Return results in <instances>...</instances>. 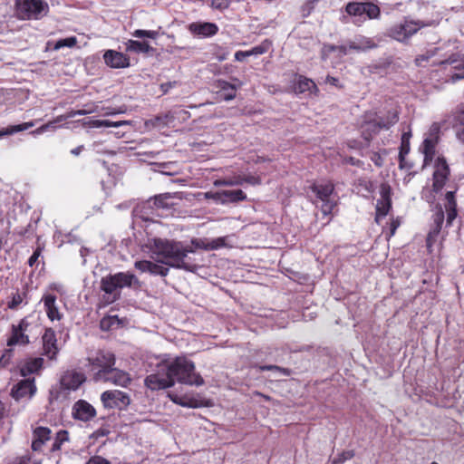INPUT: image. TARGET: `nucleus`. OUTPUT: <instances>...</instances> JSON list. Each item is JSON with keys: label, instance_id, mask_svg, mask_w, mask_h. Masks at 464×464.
<instances>
[{"label": "nucleus", "instance_id": "59", "mask_svg": "<svg viewBox=\"0 0 464 464\" xmlns=\"http://www.w3.org/2000/svg\"><path fill=\"white\" fill-rule=\"evenodd\" d=\"M29 325H30V324L27 321V318L25 317V318H23L17 325H14V327H16L18 330H21L24 333H25L28 330Z\"/></svg>", "mask_w": 464, "mask_h": 464}, {"label": "nucleus", "instance_id": "6", "mask_svg": "<svg viewBox=\"0 0 464 464\" xmlns=\"http://www.w3.org/2000/svg\"><path fill=\"white\" fill-rule=\"evenodd\" d=\"M87 367L94 373H102L115 365L116 358L112 352L108 350H98L89 353L86 358Z\"/></svg>", "mask_w": 464, "mask_h": 464}, {"label": "nucleus", "instance_id": "43", "mask_svg": "<svg viewBox=\"0 0 464 464\" xmlns=\"http://www.w3.org/2000/svg\"><path fill=\"white\" fill-rule=\"evenodd\" d=\"M132 36L137 38L147 37L150 39H156L159 36V33L157 31L137 29L132 33Z\"/></svg>", "mask_w": 464, "mask_h": 464}, {"label": "nucleus", "instance_id": "28", "mask_svg": "<svg viewBox=\"0 0 464 464\" xmlns=\"http://www.w3.org/2000/svg\"><path fill=\"white\" fill-rule=\"evenodd\" d=\"M444 210L440 205L436 207V211L433 215V224L428 235V239L436 237L441 231L444 223Z\"/></svg>", "mask_w": 464, "mask_h": 464}, {"label": "nucleus", "instance_id": "48", "mask_svg": "<svg viewBox=\"0 0 464 464\" xmlns=\"http://www.w3.org/2000/svg\"><path fill=\"white\" fill-rule=\"evenodd\" d=\"M211 250H216L221 247L226 246V237H217L209 241Z\"/></svg>", "mask_w": 464, "mask_h": 464}, {"label": "nucleus", "instance_id": "5", "mask_svg": "<svg viewBox=\"0 0 464 464\" xmlns=\"http://www.w3.org/2000/svg\"><path fill=\"white\" fill-rule=\"evenodd\" d=\"M426 25L422 21L405 20L403 23L390 27L387 35L398 42L406 44L413 34Z\"/></svg>", "mask_w": 464, "mask_h": 464}, {"label": "nucleus", "instance_id": "62", "mask_svg": "<svg viewBox=\"0 0 464 464\" xmlns=\"http://www.w3.org/2000/svg\"><path fill=\"white\" fill-rule=\"evenodd\" d=\"M12 350H7L5 354L0 358V367H5L9 361Z\"/></svg>", "mask_w": 464, "mask_h": 464}, {"label": "nucleus", "instance_id": "36", "mask_svg": "<svg viewBox=\"0 0 464 464\" xmlns=\"http://www.w3.org/2000/svg\"><path fill=\"white\" fill-rule=\"evenodd\" d=\"M453 127L457 138L462 142H464V110L457 113Z\"/></svg>", "mask_w": 464, "mask_h": 464}, {"label": "nucleus", "instance_id": "35", "mask_svg": "<svg viewBox=\"0 0 464 464\" xmlns=\"http://www.w3.org/2000/svg\"><path fill=\"white\" fill-rule=\"evenodd\" d=\"M34 125V121H28L22 124L11 125L0 130V138L7 135H13L16 132L27 130Z\"/></svg>", "mask_w": 464, "mask_h": 464}, {"label": "nucleus", "instance_id": "55", "mask_svg": "<svg viewBox=\"0 0 464 464\" xmlns=\"http://www.w3.org/2000/svg\"><path fill=\"white\" fill-rule=\"evenodd\" d=\"M241 179H242V183L246 182L251 185H259L261 183V180L258 177L252 176V175L246 176Z\"/></svg>", "mask_w": 464, "mask_h": 464}, {"label": "nucleus", "instance_id": "63", "mask_svg": "<svg viewBox=\"0 0 464 464\" xmlns=\"http://www.w3.org/2000/svg\"><path fill=\"white\" fill-rule=\"evenodd\" d=\"M12 350H7L5 354L0 358V367H5L9 361Z\"/></svg>", "mask_w": 464, "mask_h": 464}, {"label": "nucleus", "instance_id": "37", "mask_svg": "<svg viewBox=\"0 0 464 464\" xmlns=\"http://www.w3.org/2000/svg\"><path fill=\"white\" fill-rule=\"evenodd\" d=\"M129 124L127 121H111L109 120H93L90 122V127L102 128V127H120Z\"/></svg>", "mask_w": 464, "mask_h": 464}, {"label": "nucleus", "instance_id": "52", "mask_svg": "<svg viewBox=\"0 0 464 464\" xmlns=\"http://www.w3.org/2000/svg\"><path fill=\"white\" fill-rule=\"evenodd\" d=\"M23 302V298L20 294H15L11 302L8 304V308L16 309L18 305Z\"/></svg>", "mask_w": 464, "mask_h": 464}, {"label": "nucleus", "instance_id": "44", "mask_svg": "<svg viewBox=\"0 0 464 464\" xmlns=\"http://www.w3.org/2000/svg\"><path fill=\"white\" fill-rule=\"evenodd\" d=\"M354 185L359 191L363 190L365 192H371L372 190L371 181L364 178H360L356 179Z\"/></svg>", "mask_w": 464, "mask_h": 464}, {"label": "nucleus", "instance_id": "15", "mask_svg": "<svg viewBox=\"0 0 464 464\" xmlns=\"http://www.w3.org/2000/svg\"><path fill=\"white\" fill-rule=\"evenodd\" d=\"M178 193H163L150 198L143 204V208L169 209L175 206L172 199L177 198Z\"/></svg>", "mask_w": 464, "mask_h": 464}, {"label": "nucleus", "instance_id": "21", "mask_svg": "<svg viewBox=\"0 0 464 464\" xmlns=\"http://www.w3.org/2000/svg\"><path fill=\"white\" fill-rule=\"evenodd\" d=\"M134 266L140 272H148L155 276H166L169 272V266L156 261L140 260L135 262Z\"/></svg>", "mask_w": 464, "mask_h": 464}, {"label": "nucleus", "instance_id": "24", "mask_svg": "<svg viewBox=\"0 0 464 464\" xmlns=\"http://www.w3.org/2000/svg\"><path fill=\"white\" fill-rule=\"evenodd\" d=\"M445 200L444 208L447 213L446 227H450L458 215L455 191H448L445 195Z\"/></svg>", "mask_w": 464, "mask_h": 464}, {"label": "nucleus", "instance_id": "51", "mask_svg": "<svg viewBox=\"0 0 464 464\" xmlns=\"http://www.w3.org/2000/svg\"><path fill=\"white\" fill-rule=\"evenodd\" d=\"M205 198L213 199V200L222 204V191H217V192L208 191L205 193Z\"/></svg>", "mask_w": 464, "mask_h": 464}, {"label": "nucleus", "instance_id": "8", "mask_svg": "<svg viewBox=\"0 0 464 464\" xmlns=\"http://www.w3.org/2000/svg\"><path fill=\"white\" fill-rule=\"evenodd\" d=\"M165 368H167L166 363H160L156 372L145 378L144 383L147 388L151 391H159L174 386V381Z\"/></svg>", "mask_w": 464, "mask_h": 464}, {"label": "nucleus", "instance_id": "9", "mask_svg": "<svg viewBox=\"0 0 464 464\" xmlns=\"http://www.w3.org/2000/svg\"><path fill=\"white\" fill-rule=\"evenodd\" d=\"M345 12L355 17L365 14L368 19H378L381 15L380 7L372 2H349L345 6Z\"/></svg>", "mask_w": 464, "mask_h": 464}, {"label": "nucleus", "instance_id": "10", "mask_svg": "<svg viewBox=\"0 0 464 464\" xmlns=\"http://www.w3.org/2000/svg\"><path fill=\"white\" fill-rule=\"evenodd\" d=\"M101 401L108 409L125 410L130 403V396L119 390L105 391L101 395Z\"/></svg>", "mask_w": 464, "mask_h": 464}, {"label": "nucleus", "instance_id": "38", "mask_svg": "<svg viewBox=\"0 0 464 464\" xmlns=\"http://www.w3.org/2000/svg\"><path fill=\"white\" fill-rule=\"evenodd\" d=\"M176 120V116L173 111L165 113L164 115L157 116L154 119V124L157 126H167L172 123Z\"/></svg>", "mask_w": 464, "mask_h": 464}, {"label": "nucleus", "instance_id": "47", "mask_svg": "<svg viewBox=\"0 0 464 464\" xmlns=\"http://www.w3.org/2000/svg\"><path fill=\"white\" fill-rule=\"evenodd\" d=\"M410 151V141L403 142L401 140V148H400V153H399V159H400V166L402 168V163L404 160L405 156Z\"/></svg>", "mask_w": 464, "mask_h": 464}, {"label": "nucleus", "instance_id": "14", "mask_svg": "<svg viewBox=\"0 0 464 464\" xmlns=\"http://www.w3.org/2000/svg\"><path fill=\"white\" fill-rule=\"evenodd\" d=\"M188 30L194 36L208 38L218 34V26L215 23L198 21L189 24Z\"/></svg>", "mask_w": 464, "mask_h": 464}, {"label": "nucleus", "instance_id": "61", "mask_svg": "<svg viewBox=\"0 0 464 464\" xmlns=\"http://www.w3.org/2000/svg\"><path fill=\"white\" fill-rule=\"evenodd\" d=\"M54 122H49L42 125L38 129H36L33 133L41 134L44 131H47L51 127H53Z\"/></svg>", "mask_w": 464, "mask_h": 464}, {"label": "nucleus", "instance_id": "18", "mask_svg": "<svg viewBox=\"0 0 464 464\" xmlns=\"http://www.w3.org/2000/svg\"><path fill=\"white\" fill-rule=\"evenodd\" d=\"M381 198L376 203L377 217H385L392 208V188L388 184H382L380 188Z\"/></svg>", "mask_w": 464, "mask_h": 464}, {"label": "nucleus", "instance_id": "56", "mask_svg": "<svg viewBox=\"0 0 464 464\" xmlns=\"http://www.w3.org/2000/svg\"><path fill=\"white\" fill-rule=\"evenodd\" d=\"M62 444L69 440V433L65 430H62L57 432L56 439Z\"/></svg>", "mask_w": 464, "mask_h": 464}, {"label": "nucleus", "instance_id": "32", "mask_svg": "<svg viewBox=\"0 0 464 464\" xmlns=\"http://www.w3.org/2000/svg\"><path fill=\"white\" fill-rule=\"evenodd\" d=\"M43 363H44V359L41 357L29 359L20 368V373L24 377H25L29 374L34 373L42 368Z\"/></svg>", "mask_w": 464, "mask_h": 464}, {"label": "nucleus", "instance_id": "25", "mask_svg": "<svg viewBox=\"0 0 464 464\" xmlns=\"http://www.w3.org/2000/svg\"><path fill=\"white\" fill-rule=\"evenodd\" d=\"M377 46L378 44L372 38L362 35H359L353 41H349V48L358 53L375 49Z\"/></svg>", "mask_w": 464, "mask_h": 464}, {"label": "nucleus", "instance_id": "34", "mask_svg": "<svg viewBox=\"0 0 464 464\" xmlns=\"http://www.w3.org/2000/svg\"><path fill=\"white\" fill-rule=\"evenodd\" d=\"M246 198V195L241 189L222 190V204L236 203L243 201Z\"/></svg>", "mask_w": 464, "mask_h": 464}, {"label": "nucleus", "instance_id": "12", "mask_svg": "<svg viewBox=\"0 0 464 464\" xmlns=\"http://www.w3.org/2000/svg\"><path fill=\"white\" fill-rule=\"evenodd\" d=\"M432 189L436 193L440 191L449 179L450 170L444 157H438L434 164Z\"/></svg>", "mask_w": 464, "mask_h": 464}, {"label": "nucleus", "instance_id": "27", "mask_svg": "<svg viewBox=\"0 0 464 464\" xmlns=\"http://www.w3.org/2000/svg\"><path fill=\"white\" fill-rule=\"evenodd\" d=\"M234 81L235 83H229L225 80L217 81V87L225 92L224 99L226 101L233 100L236 97V91L242 85V82H240L237 79H234Z\"/></svg>", "mask_w": 464, "mask_h": 464}, {"label": "nucleus", "instance_id": "4", "mask_svg": "<svg viewBox=\"0 0 464 464\" xmlns=\"http://www.w3.org/2000/svg\"><path fill=\"white\" fill-rule=\"evenodd\" d=\"M49 5L43 0H23L16 5V12L21 19H40L46 15Z\"/></svg>", "mask_w": 464, "mask_h": 464}, {"label": "nucleus", "instance_id": "23", "mask_svg": "<svg viewBox=\"0 0 464 464\" xmlns=\"http://www.w3.org/2000/svg\"><path fill=\"white\" fill-rule=\"evenodd\" d=\"M42 302L44 303L47 317L51 321H59L62 319L63 314L60 313L59 308L56 304V296L54 295L44 294V296L42 297Z\"/></svg>", "mask_w": 464, "mask_h": 464}, {"label": "nucleus", "instance_id": "29", "mask_svg": "<svg viewBox=\"0 0 464 464\" xmlns=\"http://www.w3.org/2000/svg\"><path fill=\"white\" fill-rule=\"evenodd\" d=\"M101 288L106 294L113 295L111 302L120 297V293L118 292L119 287L112 275L102 278Z\"/></svg>", "mask_w": 464, "mask_h": 464}, {"label": "nucleus", "instance_id": "41", "mask_svg": "<svg viewBox=\"0 0 464 464\" xmlns=\"http://www.w3.org/2000/svg\"><path fill=\"white\" fill-rule=\"evenodd\" d=\"M213 184L215 187L238 186V185H242V179H241V178H237L234 179H216Z\"/></svg>", "mask_w": 464, "mask_h": 464}, {"label": "nucleus", "instance_id": "42", "mask_svg": "<svg viewBox=\"0 0 464 464\" xmlns=\"http://www.w3.org/2000/svg\"><path fill=\"white\" fill-rule=\"evenodd\" d=\"M260 372L264 371H274L282 373L284 376H289L291 371L287 368H283L277 365H259L257 366Z\"/></svg>", "mask_w": 464, "mask_h": 464}, {"label": "nucleus", "instance_id": "50", "mask_svg": "<svg viewBox=\"0 0 464 464\" xmlns=\"http://www.w3.org/2000/svg\"><path fill=\"white\" fill-rule=\"evenodd\" d=\"M211 6L214 9L225 10L229 7V1L228 0H212Z\"/></svg>", "mask_w": 464, "mask_h": 464}, {"label": "nucleus", "instance_id": "31", "mask_svg": "<svg viewBox=\"0 0 464 464\" xmlns=\"http://www.w3.org/2000/svg\"><path fill=\"white\" fill-rule=\"evenodd\" d=\"M29 343L28 335H26L23 331L18 330L14 327V324H13L11 336L7 340V345L12 347L14 345H26Z\"/></svg>", "mask_w": 464, "mask_h": 464}, {"label": "nucleus", "instance_id": "26", "mask_svg": "<svg viewBox=\"0 0 464 464\" xmlns=\"http://www.w3.org/2000/svg\"><path fill=\"white\" fill-rule=\"evenodd\" d=\"M295 92L296 93H304L308 92L310 94L316 95L319 90L313 80L303 75H299L295 84Z\"/></svg>", "mask_w": 464, "mask_h": 464}, {"label": "nucleus", "instance_id": "20", "mask_svg": "<svg viewBox=\"0 0 464 464\" xmlns=\"http://www.w3.org/2000/svg\"><path fill=\"white\" fill-rule=\"evenodd\" d=\"M439 131V127L435 124L430 128V137H427L422 143V152L424 154V165L430 164L435 154V146L437 143V132Z\"/></svg>", "mask_w": 464, "mask_h": 464}, {"label": "nucleus", "instance_id": "40", "mask_svg": "<svg viewBox=\"0 0 464 464\" xmlns=\"http://www.w3.org/2000/svg\"><path fill=\"white\" fill-rule=\"evenodd\" d=\"M50 433H51L50 429L45 428V427H37L34 430V438L36 440H41L44 442H45L46 440H48L50 439Z\"/></svg>", "mask_w": 464, "mask_h": 464}, {"label": "nucleus", "instance_id": "2", "mask_svg": "<svg viewBox=\"0 0 464 464\" xmlns=\"http://www.w3.org/2000/svg\"><path fill=\"white\" fill-rule=\"evenodd\" d=\"M166 371L169 377L175 382L187 385L201 386L204 380L200 374L195 372V364L193 362L184 358L177 357L169 363H166Z\"/></svg>", "mask_w": 464, "mask_h": 464}, {"label": "nucleus", "instance_id": "17", "mask_svg": "<svg viewBox=\"0 0 464 464\" xmlns=\"http://www.w3.org/2000/svg\"><path fill=\"white\" fill-rule=\"evenodd\" d=\"M44 354L50 360L56 359L59 353L55 332L52 328H47L42 337Z\"/></svg>", "mask_w": 464, "mask_h": 464}, {"label": "nucleus", "instance_id": "64", "mask_svg": "<svg viewBox=\"0 0 464 464\" xmlns=\"http://www.w3.org/2000/svg\"><path fill=\"white\" fill-rule=\"evenodd\" d=\"M44 444V442L43 440H36V439L34 438V440L32 442V449L34 451L41 450V449H42Z\"/></svg>", "mask_w": 464, "mask_h": 464}, {"label": "nucleus", "instance_id": "58", "mask_svg": "<svg viewBox=\"0 0 464 464\" xmlns=\"http://www.w3.org/2000/svg\"><path fill=\"white\" fill-rule=\"evenodd\" d=\"M41 255V248L38 247L34 254L29 257L28 259V265L30 266H33L38 260L39 256Z\"/></svg>", "mask_w": 464, "mask_h": 464}, {"label": "nucleus", "instance_id": "60", "mask_svg": "<svg viewBox=\"0 0 464 464\" xmlns=\"http://www.w3.org/2000/svg\"><path fill=\"white\" fill-rule=\"evenodd\" d=\"M250 56L248 51H237L235 53V59L238 62L244 61L246 57Z\"/></svg>", "mask_w": 464, "mask_h": 464}, {"label": "nucleus", "instance_id": "46", "mask_svg": "<svg viewBox=\"0 0 464 464\" xmlns=\"http://www.w3.org/2000/svg\"><path fill=\"white\" fill-rule=\"evenodd\" d=\"M191 244L196 248H200L207 251L211 250L210 248H208L210 246V242L208 239L194 238L191 240Z\"/></svg>", "mask_w": 464, "mask_h": 464}, {"label": "nucleus", "instance_id": "49", "mask_svg": "<svg viewBox=\"0 0 464 464\" xmlns=\"http://www.w3.org/2000/svg\"><path fill=\"white\" fill-rule=\"evenodd\" d=\"M268 50V44H262L261 45H257L249 50V55H259L266 53Z\"/></svg>", "mask_w": 464, "mask_h": 464}, {"label": "nucleus", "instance_id": "54", "mask_svg": "<svg viewBox=\"0 0 464 464\" xmlns=\"http://www.w3.org/2000/svg\"><path fill=\"white\" fill-rule=\"evenodd\" d=\"M176 116V119L186 121L190 118V113L188 111L179 109L173 111Z\"/></svg>", "mask_w": 464, "mask_h": 464}, {"label": "nucleus", "instance_id": "13", "mask_svg": "<svg viewBox=\"0 0 464 464\" xmlns=\"http://www.w3.org/2000/svg\"><path fill=\"white\" fill-rule=\"evenodd\" d=\"M36 392L34 378L24 379L18 382L11 390V396L15 401L22 399H31Z\"/></svg>", "mask_w": 464, "mask_h": 464}, {"label": "nucleus", "instance_id": "45", "mask_svg": "<svg viewBox=\"0 0 464 464\" xmlns=\"http://www.w3.org/2000/svg\"><path fill=\"white\" fill-rule=\"evenodd\" d=\"M353 457V452L352 450H347L342 452L338 457L333 459V464H343L344 461L351 459Z\"/></svg>", "mask_w": 464, "mask_h": 464}, {"label": "nucleus", "instance_id": "11", "mask_svg": "<svg viewBox=\"0 0 464 464\" xmlns=\"http://www.w3.org/2000/svg\"><path fill=\"white\" fill-rule=\"evenodd\" d=\"M102 373H94L93 379L95 382H111L114 385L127 386L131 379L126 372L117 369L114 366L111 367V369L106 372H102Z\"/></svg>", "mask_w": 464, "mask_h": 464}, {"label": "nucleus", "instance_id": "53", "mask_svg": "<svg viewBox=\"0 0 464 464\" xmlns=\"http://www.w3.org/2000/svg\"><path fill=\"white\" fill-rule=\"evenodd\" d=\"M86 464H111L108 459L101 456H93L86 462Z\"/></svg>", "mask_w": 464, "mask_h": 464}, {"label": "nucleus", "instance_id": "33", "mask_svg": "<svg viewBox=\"0 0 464 464\" xmlns=\"http://www.w3.org/2000/svg\"><path fill=\"white\" fill-rule=\"evenodd\" d=\"M119 289H121L125 286H131L133 284H139V279L135 276V275L130 273H116L112 275Z\"/></svg>", "mask_w": 464, "mask_h": 464}, {"label": "nucleus", "instance_id": "1", "mask_svg": "<svg viewBox=\"0 0 464 464\" xmlns=\"http://www.w3.org/2000/svg\"><path fill=\"white\" fill-rule=\"evenodd\" d=\"M149 249L153 260L170 267L192 273L199 267L188 256L189 253H194L192 246H184L180 241L155 237L149 241Z\"/></svg>", "mask_w": 464, "mask_h": 464}, {"label": "nucleus", "instance_id": "3", "mask_svg": "<svg viewBox=\"0 0 464 464\" xmlns=\"http://www.w3.org/2000/svg\"><path fill=\"white\" fill-rule=\"evenodd\" d=\"M399 121V116L392 114L388 121L378 120L372 114L366 115L364 121L362 123V135L367 141L371 140L373 135L378 134L382 130H389Z\"/></svg>", "mask_w": 464, "mask_h": 464}, {"label": "nucleus", "instance_id": "16", "mask_svg": "<svg viewBox=\"0 0 464 464\" xmlns=\"http://www.w3.org/2000/svg\"><path fill=\"white\" fill-rule=\"evenodd\" d=\"M84 382V374L74 370H67L60 379L62 388L69 391L77 390Z\"/></svg>", "mask_w": 464, "mask_h": 464}, {"label": "nucleus", "instance_id": "19", "mask_svg": "<svg viewBox=\"0 0 464 464\" xmlns=\"http://www.w3.org/2000/svg\"><path fill=\"white\" fill-rule=\"evenodd\" d=\"M72 417L82 421H89L96 415L94 407L84 400H79L72 407Z\"/></svg>", "mask_w": 464, "mask_h": 464}, {"label": "nucleus", "instance_id": "22", "mask_svg": "<svg viewBox=\"0 0 464 464\" xmlns=\"http://www.w3.org/2000/svg\"><path fill=\"white\" fill-rule=\"evenodd\" d=\"M105 63L111 68H124L128 67L129 58L122 53L107 50L103 54Z\"/></svg>", "mask_w": 464, "mask_h": 464}, {"label": "nucleus", "instance_id": "39", "mask_svg": "<svg viewBox=\"0 0 464 464\" xmlns=\"http://www.w3.org/2000/svg\"><path fill=\"white\" fill-rule=\"evenodd\" d=\"M77 44V38L75 36L67 37L57 41L54 44L53 49L59 50L63 47H73Z\"/></svg>", "mask_w": 464, "mask_h": 464}, {"label": "nucleus", "instance_id": "30", "mask_svg": "<svg viewBox=\"0 0 464 464\" xmlns=\"http://www.w3.org/2000/svg\"><path fill=\"white\" fill-rule=\"evenodd\" d=\"M126 51L136 53L151 54L156 50L150 46L147 42H140L136 40H129L126 42Z\"/></svg>", "mask_w": 464, "mask_h": 464}, {"label": "nucleus", "instance_id": "57", "mask_svg": "<svg viewBox=\"0 0 464 464\" xmlns=\"http://www.w3.org/2000/svg\"><path fill=\"white\" fill-rule=\"evenodd\" d=\"M325 83H328L330 85H333V86H335L336 88L338 89H342L343 88V85L340 84V82H339V79L338 78H335V77H333V76H330L328 75L326 78H325Z\"/></svg>", "mask_w": 464, "mask_h": 464}, {"label": "nucleus", "instance_id": "7", "mask_svg": "<svg viewBox=\"0 0 464 464\" xmlns=\"http://www.w3.org/2000/svg\"><path fill=\"white\" fill-rule=\"evenodd\" d=\"M311 189L315 193L316 198L322 202L320 209L324 216L332 214L334 208L336 206V201L331 198L334 193V186L332 182H325L320 184H314Z\"/></svg>", "mask_w": 464, "mask_h": 464}]
</instances>
